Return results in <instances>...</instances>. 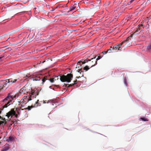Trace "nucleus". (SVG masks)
<instances>
[{
    "label": "nucleus",
    "instance_id": "obj_44",
    "mask_svg": "<svg viewBox=\"0 0 151 151\" xmlns=\"http://www.w3.org/2000/svg\"><path fill=\"white\" fill-rule=\"evenodd\" d=\"M1 118H2V117L1 116H0V119H1Z\"/></svg>",
    "mask_w": 151,
    "mask_h": 151
},
{
    "label": "nucleus",
    "instance_id": "obj_15",
    "mask_svg": "<svg viewBox=\"0 0 151 151\" xmlns=\"http://www.w3.org/2000/svg\"><path fill=\"white\" fill-rule=\"evenodd\" d=\"M6 124V121H0V125L2 124V125L3 126H4Z\"/></svg>",
    "mask_w": 151,
    "mask_h": 151
},
{
    "label": "nucleus",
    "instance_id": "obj_5",
    "mask_svg": "<svg viewBox=\"0 0 151 151\" xmlns=\"http://www.w3.org/2000/svg\"><path fill=\"white\" fill-rule=\"evenodd\" d=\"M13 115H15L16 117H17L18 116L17 114H16L14 108L12 109L10 111L7 113L6 116L9 118L10 116H11V117H12V116Z\"/></svg>",
    "mask_w": 151,
    "mask_h": 151
},
{
    "label": "nucleus",
    "instance_id": "obj_21",
    "mask_svg": "<svg viewBox=\"0 0 151 151\" xmlns=\"http://www.w3.org/2000/svg\"><path fill=\"white\" fill-rule=\"evenodd\" d=\"M140 119L143 121H148V119L145 118L141 117Z\"/></svg>",
    "mask_w": 151,
    "mask_h": 151
},
{
    "label": "nucleus",
    "instance_id": "obj_19",
    "mask_svg": "<svg viewBox=\"0 0 151 151\" xmlns=\"http://www.w3.org/2000/svg\"><path fill=\"white\" fill-rule=\"evenodd\" d=\"M33 36L31 38H30L29 39V40H27L26 42V43H29L30 42H31L32 41H33V40H32V38H33Z\"/></svg>",
    "mask_w": 151,
    "mask_h": 151
},
{
    "label": "nucleus",
    "instance_id": "obj_33",
    "mask_svg": "<svg viewBox=\"0 0 151 151\" xmlns=\"http://www.w3.org/2000/svg\"><path fill=\"white\" fill-rule=\"evenodd\" d=\"M9 94H11V95L13 96V99H14V98H16V96H17V94H15V95H14V96H13V95H12V93H9Z\"/></svg>",
    "mask_w": 151,
    "mask_h": 151
},
{
    "label": "nucleus",
    "instance_id": "obj_42",
    "mask_svg": "<svg viewBox=\"0 0 151 151\" xmlns=\"http://www.w3.org/2000/svg\"><path fill=\"white\" fill-rule=\"evenodd\" d=\"M33 81H38V80H37V79H33Z\"/></svg>",
    "mask_w": 151,
    "mask_h": 151
},
{
    "label": "nucleus",
    "instance_id": "obj_47",
    "mask_svg": "<svg viewBox=\"0 0 151 151\" xmlns=\"http://www.w3.org/2000/svg\"><path fill=\"white\" fill-rule=\"evenodd\" d=\"M1 89H3H3H0V91L1 90Z\"/></svg>",
    "mask_w": 151,
    "mask_h": 151
},
{
    "label": "nucleus",
    "instance_id": "obj_28",
    "mask_svg": "<svg viewBox=\"0 0 151 151\" xmlns=\"http://www.w3.org/2000/svg\"><path fill=\"white\" fill-rule=\"evenodd\" d=\"M126 42V41H124L122 42L121 43H120V44H119L118 45L120 47L121 46H122L124 43Z\"/></svg>",
    "mask_w": 151,
    "mask_h": 151
},
{
    "label": "nucleus",
    "instance_id": "obj_25",
    "mask_svg": "<svg viewBox=\"0 0 151 151\" xmlns=\"http://www.w3.org/2000/svg\"><path fill=\"white\" fill-rule=\"evenodd\" d=\"M4 20L3 21L5 20L8 19H9V17L8 16H4Z\"/></svg>",
    "mask_w": 151,
    "mask_h": 151
},
{
    "label": "nucleus",
    "instance_id": "obj_41",
    "mask_svg": "<svg viewBox=\"0 0 151 151\" xmlns=\"http://www.w3.org/2000/svg\"><path fill=\"white\" fill-rule=\"evenodd\" d=\"M80 77H80V76H78V77L77 76V77H76V78L78 79V78H80Z\"/></svg>",
    "mask_w": 151,
    "mask_h": 151
},
{
    "label": "nucleus",
    "instance_id": "obj_30",
    "mask_svg": "<svg viewBox=\"0 0 151 151\" xmlns=\"http://www.w3.org/2000/svg\"><path fill=\"white\" fill-rule=\"evenodd\" d=\"M74 85V84L72 83L70 84H69L68 85V87H69L72 86Z\"/></svg>",
    "mask_w": 151,
    "mask_h": 151
},
{
    "label": "nucleus",
    "instance_id": "obj_6",
    "mask_svg": "<svg viewBox=\"0 0 151 151\" xmlns=\"http://www.w3.org/2000/svg\"><path fill=\"white\" fill-rule=\"evenodd\" d=\"M39 101V100H37V101L36 102L34 106L32 105L31 106H28V107L27 108H25L24 109H21L22 110H23L24 109H27L28 110H30L31 109L34 108V107H36L38 106H40L41 105L40 104L38 103Z\"/></svg>",
    "mask_w": 151,
    "mask_h": 151
},
{
    "label": "nucleus",
    "instance_id": "obj_29",
    "mask_svg": "<svg viewBox=\"0 0 151 151\" xmlns=\"http://www.w3.org/2000/svg\"><path fill=\"white\" fill-rule=\"evenodd\" d=\"M12 49L11 48H8L6 49H5V50H7V51H9L11 50Z\"/></svg>",
    "mask_w": 151,
    "mask_h": 151
},
{
    "label": "nucleus",
    "instance_id": "obj_38",
    "mask_svg": "<svg viewBox=\"0 0 151 151\" xmlns=\"http://www.w3.org/2000/svg\"><path fill=\"white\" fill-rule=\"evenodd\" d=\"M4 55H1L0 57V59H1L2 58H3V57H4Z\"/></svg>",
    "mask_w": 151,
    "mask_h": 151
},
{
    "label": "nucleus",
    "instance_id": "obj_36",
    "mask_svg": "<svg viewBox=\"0 0 151 151\" xmlns=\"http://www.w3.org/2000/svg\"><path fill=\"white\" fill-rule=\"evenodd\" d=\"M135 0H131L129 2V3H131L132 2H133V1H135Z\"/></svg>",
    "mask_w": 151,
    "mask_h": 151
},
{
    "label": "nucleus",
    "instance_id": "obj_13",
    "mask_svg": "<svg viewBox=\"0 0 151 151\" xmlns=\"http://www.w3.org/2000/svg\"><path fill=\"white\" fill-rule=\"evenodd\" d=\"M134 35V34H132L129 37H128L126 40V42L128 41L129 40L131 39V38L132 37L133 35Z\"/></svg>",
    "mask_w": 151,
    "mask_h": 151
},
{
    "label": "nucleus",
    "instance_id": "obj_11",
    "mask_svg": "<svg viewBox=\"0 0 151 151\" xmlns=\"http://www.w3.org/2000/svg\"><path fill=\"white\" fill-rule=\"evenodd\" d=\"M114 50H121L122 47L118 45L114 46L113 47Z\"/></svg>",
    "mask_w": 151,
    "mask_h": 151
},
{
    "label": "nucleus",
    "instance_id": "obj_24",
    "mask_svg": "<svg viewBox=\"0 0 151 151\" xmlns=\"http://www.w3.org/2000/svg\"><path fill=\"white\" fill-rule=\"evenodd\" d=\"M49 80L50 81V82L51 83H53L54 82V81L56 80V79H55V78H50Z\"/></svg>",
    "mask_w": 151,
    "mask_h": 151
},
{
    "label": "nucleus",
    "instance_id": "obj_14",
    "mask_svg": "<svg viewBox=\"0 0 151 151\" xmlns=\"http://www.w3.org/2000/svg\"><path fill=\"white\" fill-rule=\"evenodd\" d=\"M140 29V28L139 27H138V28L134 32L133 34H134V35L135 33H136V34H139L140 33V32H139L138 33H137L139 31Z\"/></svg>",
    "mask_w": 151,
    "mask_h": 151
},
{
    "label": "nucleus",
    "instance_id": "obj_16",
    "mask_svg": "<svg viewBox=\"0 0 151 151\" xmlns=\"http://www.w3.org/2000/svg\"><path fill=\"white\" fill-rule=\"evenodd\" d=\"M9 149V147L8 145H6L3 148L4 151H6Z\"/></svg>",
    "mask_w": 151,
    "mask_h": 151
},
{
    "label": "nucleus",
    "instance_id": "obj_17",
    "mask_svg": "<svg viewBox=\"0 0 151 151\" xmlns=\"http://www.w3.org/2000/svg\"><path fill=\"white\" fill-rule=\"evenodd\" d=\"M87 60H85L84 61L82 62L81 61H79L78 63H80V64H81V63H82V64H83L85 63L86 62H87Z\"/></svg>",
    "mask_w": 151,
    "mask_h": 151
},
{
    "label": "nucleus",
    "instance_id": "obj_48",
    "mask_svg": "<svg viewBox=\"0 0 151 151\" xmlns=\"http://www.w3.org/2000/svg\"><path fill=\"white\" fill-rule=\"evenodd\" d=\"M81 76H83V74Z\"/></svg>",
    "mask_w": 151,
    "mask_h": 151
},
{
    "label": "nucleus",
    "instance_id": "obj_27",
    "mask_svg": "<svg viewBox=\"0 0 151 151\" xmlns=\"http://www.w3.org/2000/svg\"><path fill=\"white\" fill-rule=\"evenodd\" d=\"M77 71H78V72L80 73H81V72H83V71H82V69L81 68L78 69Z\"/></svg>",
    "mask_w": 151,
    "mask_h": 151
},
{
    "label": "nucleus",
    "instance_id": "obj_26",
    "mask_svg": "<svg viewBox=\"0 0 151 151\" xmlns=\"http://www.w3.org/2000/svg\"><path fill=\"white\" fill-rule=\"evenodd\" d=\"M114 50V49L113 48V47H110V48L108 50H107V51H108V52H111L110 51H111Z\"/></svg>",
    "mask_w": 151,
    "mask_h": 151
},
{
    "label": "nucleus",
    "instance_id": "obj_3",
    "mask_svg": "<svg viewBox=\"0 0 151 151\" xmlns=\"http://www.w3.org/2000/svg\"><path fill=\"white\" fill-rule=\"evenodd\" d=\"M13 96L11 94H8L7 97L3 100V101L6 103L3 106V108L7 107L10 104H9L13 100Z\"/></svg>",
    "mask_w": 151,
    "mask_h": 151
},
{
    "label": "nucleus",
    "instance_id": "obj_39",
    "mask_svg": "<svg viewBox=\"0 0 151 151\" xmlns=\"http://www.w3.org/2000/svg\"><path fill=\"white\" fill-rule=\"evenodd\" d=\"M55 78V79H56V80H58V77H56L55 78Z\"/></svg>",
    "mask_w": 151,
    "mask_h": 151
},
{
    "label": "nucleus",
    "instance_id": "obj_12",
    "mask_svg": "<svg viewBox=\"0 0 151 151\" xmlns=\"http://www.w3.org/2000/svg\"><path fill=\"white\" fill-rule=\"evenodd\" d=\"M92 60H92V59L91 60H89V61H90V62L91 63H90L91 65V68L94 66L95 65H96L97 64V63H94L93 62H91Z\"/></svg>",
    "mask_w": 151,
    "mask_h": 151
},
{
    "label": "nucleus",
    "instance_id": "obj_43",
    "mask_svg": "<svg viewBox=\"0 0 151 151\" xmlns=\"http://www.w3.org/2000/svg\"><path fill=\"white\" fill-rule=\"evenodd\" d=\"M24 90V88H22L21 89V91H23V90Z\"/></svg>",
    "mask_w": 151,
    "mask_h": 151
},
{
    "label": "nucleus",
    "instance_id": "obj_8",
    "mask_svg": "<svg viewBox=\"0 0 151 151\" xmlns=\"http://www.w3.org/2000/svg\"><path fill=\"white\" fill-rule=\"evenodd\" d=\"M96 58V57H95L94 58H92V60H93L91 62H94L96 63H97V61L100 59L101 58V57L100 56H98L97 58L95 60V59Z\"/></svg>",
    "mask_w": 151,
    "mask_h": 151
},
{
    "label": "nucleus",
    "instance_id": "obj_31",
    "mask_svg": "<svg viewBox=\"0 0 151 151\" xmlns=\"http://www.w3.org/2000/svg\"><path fill=\"white\" fill-rule=\"evenodd\" d=\"M79 81H78L76 79L75 81H73V83H74L73 84H74V85L76 84L77 82H79Z\"/></svg>",
    "mask_w": 151,
    "mask_h": 151
},
{
    "label": "nucleus",
    "instance_id": "obj_22",
    "mask_svg": "<svg viewBox=\"0 0 151 151\" xmlns=\"http://www.w3.org/2000/svg\"><path fill=\"white\" fill-rule=\"evenodd\" d=\"M124 84L126 85L127 86V79L126 77H124Z\"/></svg>",
    "mask_w": 151,
    "mask_h": 151
},
{
    "label": "nucleus",
    "instance_id": "obj_45",
    "mask_svg": "<svg viewBox=\"0 0 151 151\" xmlns=\"http://www.w3.org/2000/svg\"><path fill=\"white\" fill-rule=\"evenodd\" d=\"M17 112L18 114H19V111H18Z\"/></svg>",
    "mask_w": 151,
    "mask_h": 151
},
{
    "label": "nucleus",
    "instance_id": "obj_49",
    "mask_svg": "<svg viewBox=\"0 0 151 151\" xmlns=\"http://www.w3.org/2000/svg\"><path fill=\"white\" fill-rule=\"evenodd\" d=\"M35 9H36V8H34Z\"/></svg>",
    "mask_w": 151,
    "mask_h": 151
},
{
    "label": "nucleus",
    "instance_id": "obj_34",
    "mask_svg": "<svg viewBox=\"0 0 151 151\" xmlns=\"http://www.w3.org/2000/svg\"><path fill=\"white\" fill-rule=\"evenodd\" d=\"M108 52V51H107V50L106 51H105L104 52H103L102 53H103L104 54H106Z\"/></svg>",
    "mask_w": 151,
    "mask_h": 151
},
{
    "label": "nucleus",
    "instance_id": "obj_9",
    "mask_svg": "<svg viewBox=\"0 0 151 151\" xmlns=\"http://www.w3.org/2000/svg\"><path fill=\"white\" fill-rule=\"evenodd\" d=\"M100 7L99 5H98L97 6L93 5L92 9L94 11H96L99 9H100Z\"/></svg>",
    "mask_w": 151,
    "mask_h": 151
},
{
    "label": "nucleus",
    "instance_id": "obj_10",
    "mask_svg": "<svg viewBox=\"0 0 151 151\" xmlns=\"http://www.w3.org/2000/svg\"><path fill=\"white\" fill-rule=\"evenodd\" d=\"M14 139V137L10 136L7 138V139H6V141L8 142H12L13 141Z\"/></svg>",
    "mask_w": 151,
    "mask_h": 151
},
{
    "label": "nucleus",
    "instance_id": "obj_2",
    "mask_svg": "<svg viewBox=\"0 0 151 151\" xmlns=\"http://www.w3.org/2000/svg\"><path fill=\"white\" fill-rule=\"evenodd\" d=\"M73 75L71 73H69L66 76L63 75L60 76V79L62 82H70L73 78Z\"/></svg>",
    "mask_w": 151,
    "mask_h": 151
},
{
    "label": "nucleus",
    "instance_id": "obj_50",
    "mask_svg": "<svg viewBox=\"0 0 151 151\" xmlns=\"http://www.w3.org/2000/svg\"><path fill=\"white\" fill-rule=\"evenodd\" d=\"M36 96H35V98H36Z\"/></svg>",
    "mask_w": 151,
    "mask_h": 151
},
{
    "label": "nucleus",
    "instance_id": "obj_23",
    "mask_svg": "<svg viewBox=\"0 0 151 151\" xmlns=\"http://www.w3.org/2000/svg\"><path fill=\"white\" fill-rule=\"evenodd\" d=\"M147 49L148 50H151V44L147 46Z\"/></svg>",
    "mask_w": 151,
    "mask_h": 151
},
{
    "label": "nucleus",
    "instance_id": "obj_4",
    "mask_svg": "<svg viewBox=\"0 0 151 151\" xmlns=\"http://www.w3.org/2000/svg\"><path fill=\"white\" fill-rule=\"evenodd\" d=\"M31 95H30V97L29 96H24L23 98V100L21 101V103L22 104L24 103H26L28 102L29 101H30L32 100V98L33 97L34 98V96L32 97V95H33L35 93V91H34L32 89H31Z\"/></svg>",
    "mask_w": 151,
    "mask_h": 151
},
{
    "label": "nucleus",
    "instance_id": "obj_20",
    "mask_svg": "<svg viewBox=\"0 0 151 151\" xmlns=\"http://www.w3.org/2000/svg\"><path fill=\"white\" fill-rule=\"evenodd\" d=\"M47 77L46 76L44 77L43 78L42 80V83L43 84L45 81L47 80Z\"/></svg>",
    "mask_w": 151,
    "mask_h": 151
},
{
    "label": "nucleus",
    "instance_id": "obj_1",
    "mask_svg": "<svg viewBox=\"0 0 151 151\" xmlns=\"http://www.w3.org/2000/svg\"><path fill=\"white\" fill-rule=\"evenodd\" d=\"M17 81V79L13 78L0 81V89H3V90H5L8 87L9 85Z\"/></svg>",
    "mask_w": 151,
    "mask_h": 151
},
{
    "label": "nucleus",
    "instance_id": "obj_32",
    "mask_svg": "<svg viewBox=\"0 0 151 151\" xmlns=\"http://www.w3.org/2000/svg\"><path fill=\"white\" fill-rule=\"evenodd\" d=\"M68 84H65L64 83V85L63 86V87H67V88H68Z\"/></svg>",
    "mask_w": 151,
    "mask_h": 151
},
{
    "label": "nucleus",
    "instance_id": "obj_46",
    "mask_svg": "<svg viewBox=\"0 0 151 151\" xmlns=\"http://www.w3.org/2000/svg\"><path fill=\"white\" fill-rule=\"evenodd\" d=\"M1 110H0V114H1Z\"/></svg>",
    "mask_w": 151,
    "mask_h": 151
},
{
    "label": "nucleus",
    "instance_id": "obj_18",
    "mask_svg": "<svg viewBox=\"0 0 151 151\" xmlns=\"http://www.w3.org/2000/svg\"><path fill=\"white\" fill-rule=\"evenodd\" d=\"M89 66H88V65H86L83 68V70H85L86 71H87L89 69Z\"/></svg>",
    "mask_w": 151,
    "mask_h": 151
},
{
    "label": "nucleus",
    "instance_id": "obj_37",
    "mask_svg": "<svg viewBox=\"0 0 151 151\" xmlns=\"http://www.w3.org/2000/svg\"><path fill=\"white\" fill-rule=\"evenodd\" d=\"M142 26H143V24H141L140 25H139L138 26V27H139L140 28V27H142Z\"/></svg>",
    "mask_w": 151,
    "mask_h": 151
},
{
    "label": "nucleus",
    "instance_id": "obj_7",
    "mask_svg": "<svg viewBox=\"0 0 151 151\" xmlns=\"http://www.w3.org/2000/svg\"><path fill=\"white\" fill-rule=\"evenodd\" d=\"M78 6V4H75L73 6H71L70 7V10L68 12H69L70 11H71L74 9H75L76 7Z\"/></svg>",
    "mask_w": 151,
    "mask_h": 151
},
{
    "label": "nucleus",
    "instance_id": "obj_35",
    "mask_svg": "<svg viewBox=\"0 0 151 151\" xmlns=\"http://www.w3.org/2000/svg\"><path fill=\"white\" fill-rule=\"evenodd\" d=\"M1 120H3V121H6V119L5 118H3L2 117L1 118Z\"/></svg>",
    "mask_w": 151,
    "mask_h": 151
},
{
    "label": "nucleus",
    "instance_id": "obj_40",
    "mask_svg": "<svg viewBox=\"0 0 151 151\" xmlns=\"http://www.w3.org/2000/svg\"><path fill=\"white\" fill-rule=\"evenodd\" d=\"M57 8V7H55V9H53L52 10H51L52 11H54L55 9H56V8Z\"/></svg>",
    "mask_w": 151,
    "mask_h": 151
}]
</instances>
